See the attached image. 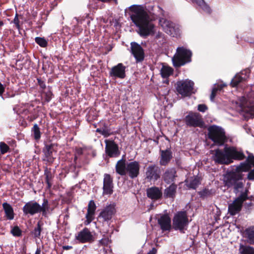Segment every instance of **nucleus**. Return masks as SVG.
I'll use <instances>...</instances> for the list:
<instances>
[{
  "label": "nucleus",
  "instance_id": "nucleus-1",
  "mask_svg": "<svg viewBox=\"0 0 254 254\" xmlns=\"http://www.w3.org/2000/svg\"><path fill=\"white\" fill-rule=\"evenodd\" d=\"M131 13L130 17L132 22L138 28L137 32L142 37H147L154 34V25L148 13L138 6H131L129 7Z\"/></svg>",
  "mask_w": 254,
  "mask_h": 254
},
{
  "label": "nucleus",
  "instance_id": "nucleus-2",
  "mask_svg": "<svg viewBox=\"0 0 254 254\" xmlns=\"http://www.w3.org/2000/svg\"><path fill=\"white\" fill-rule=\"evenodd\" d=\"M252 166L254 167V156L250 154L246 161L241 163L239 165L236 166L233 171L227 174L225 176V185L228 188L232 187L236 194L240 192V189H243L244 186L242 172L249 171Z\"/></svg>",
  "mask_w": 254,
  "mask_h": 254
},
{
  "label": "nucleus",
  "instance_id": "nucleus-3",
  "mask_svg": "<svg viewBox=\"0 0 254 254\" xmlns=\"http://www.w3.org/2000/svg\"><path fill=\"white\" fill-rule=\"evenodd\" d=\"M213 160L220 164H229L233 160H242L246 158L243 152L234 147L225 146L224 151L219 149L215 150Z\"/></svg>",
  "mask_w": 254,
  "mask_h": 254
},
{
  "label": "nucleus",
  "instance_id": "nucleus-4",
  "mask_svg": "<svg viewBox=\"0 0 254 254\" xmlns=\"http://www.w3.org/2000/svg\"><path fill=\"white\" fill-rule=\"evenodd\" d=\"M49 209L48 200L44 198L42 205L36 201H30L26 203L22 208V210L25 215L33 216L36 213L42 212V216L47 217Z\"/></svg>",
  "mask_w": 254,
  "mask_h": 254
},
{
  "label": "nucleus",
  "instance_id": "nucleus-5",
  "mask_svg": "<svg viewBox=\"0 0 254 254\" xmlns=\"http://www.w3.org/2000/svg\"><path fill=\"white\" fill-rule=\"evenodd\" d=\"M208 137L215 144L223 145L227 141L224 129L218 126L212 125L208 128Z\"/></svg>",
  "mask_w": 254,
  "mask_h": 254
},
{
  "label": "nucleus",
  "instance_id": "nucleus-6",
  "mask_svg": "<svg viewBox=\"0 0 254 254\" xmlns=\"http://www.w3.org/2000/svg\"><path fill=\"white\" fill-rule=\"evenodd\" d=\"M191 51L183 47H178L177 53L172 58L173 65L176 67H180L191 61Z\"/></svg>",
  "mask_w": 254,
  "mask_h": 254
},
{
  "label": "nucleus",
  "instance_id": "nucleus-7",
  "mask_svg": "<svg viewBox=\"0 0 254 254\" xmlns=\"http://www.w3.org/2000/svg\"><path fill=\"white\" fill-rule=\"evenodd\" d=\"M172 227L175 230H179L181 233H185L188 229L189 221L186 211L177 212L173 218Z\"/></svg>",
  "mask_w": 254,
  "mask_h": 254
},
{
  "label": "nucleus",
  "instance_id": "nucleus-8",
  "mask_svg": "<svg viewBox=\"0 0 254 254\" xmlns=\"http://www.w3.org/2000/svg\"><path fill=\"white\" fill-rule=\"evenodd\" d=\"M240 106L246 118H254V92L248 96L247 99L243 97Z\"/></svg>",
  "mask_w": 254,
  "mask_h": 254
},
{
  "label": "nucleus",
  "instance_id": "nucleus-9",
  "mask_svg": "<svg viewBox=\"0 0 254 254\" xmlns=\"http://www.w3.org/2000/svg\"><path fill=\"white\" fill-rule=\"evenodd\" d=\"M184 121L186 125L190 127H202L204 125L202 116L198 113L189 112L186 116Z\"/></svg>",
  "mask_w": 254,
  "mask_h": 254
},
{
  "label": "nucleus",
  "instance_id": "nucleus-10",
  "mask_svg": "<svg viewBox=\"0 0 254 254\" xmlns=\"http://www.w3.org/2000/svg\"><path fill=\"white\" fill-rule=\"evenodd\" d=\"M194 83L189 80L178 81L176 90L183 97L190 96L192 93Z\"/></svg>",
  "mask_w": 254,
  "mask_h": 254
},
{
  "label": "nucleus",
  "instance_id": "nucleus-11",
  "mask_svg": "<svg viewBox=\"0 0 254 254\" xmlns=\"http://www.w3.org/2000/svg\"><path fill=\"white\" fill-rule=\"evenodd\" d=\"M160 23L165 32L168 34L174 37L180 35V29L176 27L172 22L162 18L160 20Z\"/></svg>",
  "mask_w": 254,
  "mask_h": 254
},
{
  "label": "nucleus",
  "instance_id": "nucleus-12",
  "mask_svg": "<svg viewBox=\"0 0 254 254\" xmlns=\"http://www.w3.org/2000/svg\"><path fill=\"white\" fill-rule=\"evenodd\" d=\"M57 145L52 143H47L45 144V146L43 148V152L44 154V161L49 163H53L55 157L54 154L57 152Z\"/></svg>",
  "mask_w": 254,
  "mask_h": 254
},
{
  "label": "nucleus",
  "instance_id": "nucleus-13",
  "mask_svg": "<svg viewBox=\"0 0 254 254\" xmlns=\"http://www.w3.org/2000/svg\"><path fill=\"white\" fill-rule=\"evenodd\" d=\"M105 143V153L109 157L116 158L120 155L118 145L114 140L106 139Z\"/></svg>",
  "mask_w": 254,
  "mask_h": 254
},
{
  "label": "nucleus",
  "instance_id": "nucleus-14",
  "mask_svg": "<svg viewBox=\"0 0 254 254\" xmlns=\"http://www.w3.org/2000/svg\"><path fill=\"white\" fill-rule=\"evenodd\" d=\"M130 52L134 57L136 63L141 62L144 60L145 57L144 50L137 43L131 42Z\"/></svg>",
  "mask_w": 254,
  "mask_h": 254
},
{
  "label": "nucleus",
  "instance_id": "nucleus-15",
  "mask_svg": "<svg viewBox=\"0 0 254 254\" xmlns=\"http://www.w3.org/2000/svg\"><path fill=\"white\" fill-rule=\"evenodd\" d=\"M116 212L115 205L110 204L106 206L105 208L100 213L98 218L102 220V222L107 223L112 219L113 216Z\"/></svg>",
  "mask_w": 254,
  "mask_h": 254
},
{
  "label": "nucleus",
  "instance_id": "nucleus-16",
  "mask_svg": "<svg viewBox=\"0 0 254 254\" xmlns=\"http://www.w3.org/2000/svg\"><path fill=\"white\" fill-rule=\"evenodd\" d=\"M145 179L148 181H155L160 178L159 167L155 165H150L146 168Z\"/></svg>",
  "mask_w": 254,
  "mask_h": 254
},
{
  "label": "nucleus",
  "instance_id": "nucleus-17",
  "mask_svg": "<svg viewBox=\"0 0 254 254\" xmlns=\"http://www.w3.org/2000/svg\"><path fill=\"white\" fill-rule=\"evenodd\" d=\"M126 68L122 63H119L111 68L109 75L111 77L123 79L126 77Z\"/></svg>",
  "mask_w": 254,
  "mask_h": 254
},
{
  "label": "nucleus",
  "instance_id": "nucleus-18",
  "mask_svg": "<svg viewBox=\"0 0 254 254\" xmlns=\"http://www.w3.org/2000/svg\"><path fill=\"white\" fill-rule=\"evenodd\" d=\"M157 219L158 224L163 231L171 230L172 228L171 219L168 214H161Z\"/></svg>",
  "mask_w": 254,
  "mask_h": 254
},
{
  "label": "nucleus",
  "instance_id": "nucleus-19",
  "mask_svg": "<svg viewBox=\"0 0 254 254\" xmlns=\"http://www.w3.org/2000/svg\"><path fill=\"white\" fill-rule=\"evenodd\" d=\"M104 177L103 194L111 195L113 192V178L108 174H105Z\"/></svg>",
  "mask_w": 254,
  "mask_h": 254
},
{
  "label": "nucleus",
  "instance_id": "nucleus-20",
  "mask_svg": "<svg viewBox=\"0 0 254 254\" xmlns=\"http://www.w3.org/2000/svg\"><path fill=\"white\" fill-rule=\"evenodd\" d=\"M140 165L138 162L134 161L127 163V174L131 179L136 178L139 174Z\"/></svg>",
  "mask_w": 254,
  "mask_h": 254
},
{
  "label": "nucleus",
  "instance_id": "nucleus-21",
  "mask_svg": "<svg viewBox=\"0 0 254 254\" xmlns=\"http://www.w3.org/2000/svg\"><path fill=\"white\" fill-rule=\"evenodd\" d=\"M76 239L82 243L86 242L92 243L94 241V237L88 229L85 228L81 231L76 237Z\"/></svg>",
  "mask_w": 254,
  "mask_h": 254
},
{
  "label": "nucleus",
  "instance_id": "nucleus-22",
  "mask_svg": "<svg viewBox=\"0 0 254 254\" xmlns=\"http://www.w3.org/2000/svg\"><path fill=\"white\" fill-rule=\"evenodd\" d=\"M244 202L238 198H236L232 203L228 205V212L231 216H234L239 213L242 208Z\"/></svg>",
  "mask_w": 254,
  "mask_h": 254
},
{
  "label": "nucleus",
  "instance_id": "nucleus-23",
  "mask_svg": "<svg viewBox=\"0 0 254 254\" xmlns=\"http://www.w3.org/2000/svg\"><path fill=\"white\" fill-rule=\"evenodd\" d=\"M146 194L148 198L157 200L162 196V192L160 189L156 187H152L146 190Z\"/></svg>",
  "mask_w": 254,
  "mask_h": 254
},
{
  "label": "nucleus",
  "instance_id": "nucleus-24",
  "mask_svg": "<svg viewBox=\"0 0 254 254\" xmlns=\"http://www.w3.org/2000/svg\"><path fill=\"white\" fill-rule=\"evenodd\" d=\"M160 164L162 166H166L172 158V152L170 149L160 150Z\"/></svg>",
  "mask_w": 254,
  "mask_h": 254
},
{
  "label": "nucleus",
  "instance_id": "nucleus-25",
  "mask_svg": "<svg viewBox=\"0 0 254 254\" xmlns=\"http://www.w3.org/2000/svg\"><path fill=\"white\" fill-rule=\"evenodd\" d=\"M96 209V206L94 201L93 200H90L88 205L87 212L85 216L87 224L91 223L94 219Z\"/></svg>",
  "mask_w": 254,
  "mask_h": 254
},
{
  "label": "nucleus",
  "instance_id": "nucleus-26",
  "mask_svg": "<svg viewBox=\"0 0 254 254\" xmlns=\"http://www.w3.org/2000/svg\"><path fill=\"white\" fill-rule=\"evenodd\" d=\"M176 177V171L174 168L167 170L163 175L164 180L168 184L174 183Z\"/></svg>",
  "mask_w": 254,
  "mask_h": 254
},
{
  "label": "nucleus",
  "instance_id": "nucleus-27",
  "mask_svg": "<svg viewBox=\"0 0 254 254\" xmlns=\"http://www.w3.org/2000/svg\"><path fill=\"white\" fill-rule=\"evenodd\" d=\"M244 237L247 243L254 245V226H251L245 229L244 232Z\"/></svg>",
  "mask_w": 254,
  "mask_h": 254
},
{
  "label": "nucleus",
  "instance_id": "nucleus-28",
  "mask_svg": "<svg viewBox=\"0 0 254 254\" xmlns=\"http://www.w3.org/2000/svg\"><path fill=\"white\" fill-rule=\"evenodd\" d=\"M127 163L126 160L122 159L119 160L116 165V171L121 176H125L127 174Z\"/></svg>",
  "mask_w": 254,
  "mask_h": 254
},
{
  "label": "nucleus",
  "instance_id": "nucleus-29",
  "mask_svg": "<svg viewBox=\"0 0 254 254\" xmlns=\"http://www.w3.org/2000/svg\"><path fill=\"white\" fill-rule=\"evenodd\" d=\"M177 185L172 183L169 187L166 188L164 191V196L166 198L174 199L176 195Z\"/></svg>",
  "mask_w": 254,
  "mask_h": 254
},
{
  "label": "nucleus",
  "instance_id": "nucleus-30",
  "mask_svg": "<svg viewBox=\"0 0 254 254\" xmlns=\"http://www.w3.org/2000/svg\"><path fill=\"white\" fill-rule=\"evenodd\" d=\"M185 183L189 189L195 190L200 184V181L198 177H195L187 179L185 181Z\"/></svg>",
  "mask_w": 254,
  "mask_h": 254
},
{
  "label": "nucleus",
  "instance_id": "nucleus-31",
  "mask_svg": "<svg viewBox=\"0 0 254 254\" xmlns=\"http://www.w3.org/2000/svg\"><path fill=\"white\" fill-rule=\"evenodd\" d=\"M2 207L6 218L8 220L13 219L14 213L12 206L9 203L4 202L2 204Z\"/></svg>",
  "mask_w": 254,
  "mask_h": 254
},
{
  "label": "nucleus",
  "instance_id": "nucleus-32",
  "mask_svg": "<svg viewBox=\"0 0 254 254\" xmlns=\"http://www.w3.org/2000/svg\"><path fill=\"white\" fill-rule=\"evenodd\" d=\"M192 2L196 3L204 12L210 14L211 10L209 6L204 1V0H190Z\"/></svg>",
  "mask_w": 254,
  "mask_h": 254
},
{
  "label": "nucleus",
  "instance_id": "nucleus-33",
  "mask_svg": "<svg viewBox=\"0 0 254 254\" xmlns=\"http://www.w3.org/2000/svg\"><path fill=\"white\" fill-rule=\"evenodd\" d=\"M239 252L240 254H254V248L250 246L240 244Z\"/></svg>",
  "mask_w": 254,
  "mask_h": 254
},
{
  "label": "nucleus",
  "instance_id": "nucleus-34",
  "mask_svg": "<svg viewBox=\"0 0 254 254\" xmlns=\"http://www.w3.org/2000/svg\"><path fill=\"white\" fill-rule=\"evenodd\" d=\"M246 78V75L244 77H242L240 74H237L232 79L231 85L233 87H235L237 86L239 83L245 80Z\"/></svg>",
  "mask_w": 254,
  "mask_h": 254
},
{
  "label": "nucleus",
  "instance_id": "nucleus-35",
  "mask_svg": "<svg viewBox=\"0 0 254 254\" xmlns=\"http://www.w3.org/2000/svg\"><path fill=\"white\" fill-rule=\"evenodd\" d=\"M42 231V224L40 222H38L36 226L34 228L32 232L34 237L35 238H40L41 233Z\"/></svg>",
  "mask_w": 254,
  "mask_h": 254
},
{
  "label": "nucleus",
  "instance_id": "nucleus-36",
  "mask_svg": "<svg viewBox=\"0 0 254 254\" xmlns=\"http://www.w3.org/2000/svg\"><path fill=\"white\" fill-rule=\"evenodd\" d=\"M173 71L171 67L163 66L161 69V74L163 78H167L172 74Z\"/></svg>",
  "mask_w": 254,
  "mask_h": 254
},
{
  "label": "nucleus",
  "instance_id": "nucleus-37",
  "mask_svg": "<svg viewBox=\"0 0 254 254\" xmlns=\"http://www.w3.org/2000/svg\"><path fill=\"white\" fill-rule=\"evenodd\" d=\"M198 194L200 197L203 199L211 196L213 194L212 190L208 189H204L201 191H199Z\"/></svg>",
  "mask_w": 254,
  "mask_h": 254
},
{
  "label": "nucleus",
  "instance_id": "nucleus-38",
  "mask_svg": "<svg viewBox=\"0 0 254 254\" xmlns=\"http://www.w3.org/2000/svg\"><path fill=\"white\" fill-rule=\"evenodd\" d=\"M33 132L34 138L35 140H39L41 137V132L40 128L37 124H34L32 129Z\"/></svg>",
  "mask_w": 254,
  "mask_h": 254
},
{
  "label": "nucleus",
  "instance_id": "nucleus-39",
  "mask_svg": "<svg viewBox=\"0 0 254 254\" xmlns=\"http://www.w3.org/2000/svg\"><path fill=\"white\" fill-rule=\"evenodd\" d=\"M45 175L46 176V182L47 184V188L50 189L52 187L51 181L53 178L52 174L51 172L46 170L45 171Z\"/></svg>",
  "mask_w": 254,
  "mask_h": 254
},
{
  "label": "nucleus",
  "instance_id": "nucleus-40",
  "mask_svg": "<svg viewBox=\"0 0 254 254\" xmlns=\"http://www.w3.org/2000/svg\"><path fill=\"white\" fill-rule=\"evenodd\" d=\"M35 41L41 47H46L48 45V42L44 38L37 37L35 38Z\"/></svg>",
  "mask_w": 254,
  "mask_h": 254
},
{
  "label": "nucleus",
  "instance_id": "nucleus-41",
  "mask_svg": "<svg viewBox=\"0 0 254 254\" xmlns=\"http://www.w3.org/2000/svg\"><path fill=\"white\" fill-rule=\"evenodd\" d=\"M9 147L4 142H0V152L1 154H4L9 151Z\"/></svg>",
  "mask_w": 254,
  "mask_h": 254
},
{
  "label": "nucleus",
  "instance_id": "nucleus-42",
  "mask_svg": "<svg viewBox=\"0 0 254 254\" xmlns=\"http://www.w3.org/2000/svg\"><path fill=\"white\" fill-rule=\"evenodd\" d=\"M102 128V135L104 137H107L109 136L111 134V129L109 128L105 124L104 125V127Z\"/></svg>",
  "mask_w": 254,
  "mask_h": 254
},
{
  "label": "nucleus",
  "instance_id": "nucleus-43",
  "mask_svg": "<svg viewBox=\"0 0 254 254\" xmlns=\"http://www.w3.org/2000/svg\"><path fill=\"white\" fill-rule=\"evenodd\" d=\"M11 233L14 236L19 237L22 234L21 230L17 226H14L11 230Z\"/></svg>",
  "mask_w": 254,
  "mask_h": 254
},
{
  "label": "nucleus",
  "instance_id": "nucleus-44",
  "mask_svg": "<svg viewBox=\"0 0 254 254\" xmlns=\"http://www.w3.org/2000/svg\"><path fill=\"white\" fill-rule=\"evenodd\" d=\"M249 190L246 189L244 191L241 192L240 195L237 197L238 199H240L243 202L247 200V196H248Z\"/></svg>",
  "mask_w": 254,
  "mask_h": 254
},
{
  "label": "nucleus",
  "instance_id": "nucleus-45",
  "mask_svg": "<svg viewBox=\"0 0 254 254\" xmlns=\"http://www.w3.org/2000/svg\"><path fill=\"white\" fill-rule=\"evenodd\" d=\"M45 101L47 102L50 101L53 97V93L50 89H49L47 91L45 92Z\"/></svg>",
  "mask_w": 254,
  "mask_h": 254
},
{
  "label": "nucleus",
  "instance_id": "nucleus-46",
  "mask_svg": "<svg viewBox=\"0 0 254 254\" xmlns=\"http://www.w3.org/2000/svg\"><path fill=\"white\" fill-rule=\"evenodd\" d=\"M248 172L249 173L247 175V179L249 180L254 181V169H252L251 168Z\"/></svg>",
  "mask_w": 254,
  "mask_h": 254
},
{
  "label": "nucleus",
  "instance_id": "nucleus-47",
  "mask_svg": "<svg viewBox=\"0 0 254 254\" xmlns=\"http://www.w3.org/2000/svg\"><path fill=\"white\" fill-rule=\"evenodd\" d=\"M207 109L208 107L205 104H199L197 106V110L202 113L205 112Z\"/></svg>",
  "mask_w": 254,
  "mask_h": 254
},
{
  "label": "nucleus",
  "instance_id": "nucleus-48",
  "mask_svg": "<svg viewBox=\"0 0 254 254\" xmlns=\"http://www.w3.org/2000/svg\"><path fill=\"white\" fill-rule=\"evenodd\" d=\"M37 80L38 81V84L40 86V88L42 89V90L45 89L46 88V85L45 81L39 78H38Z\"/></svg>",
  "mask_w": 254,
  "mask_h": 254
},
{
  "label": "nucleus",
  "instance_id": "nucleus-49",
  "mask_svg": "<svg viewBox=\"0 0 254 254\" xmlns=\"http://www.w3.org/2000/svg\"><path fill=\"white\" fill-rule=\"evenodd\" d=\"M109 239L108 238H103L99 241L98 244L103 246H107L108 244Z\"/></svg>",
  "mask_w": 254,
  "mask_h": 254
},
{
  "label": "nucleus",
  "instance_id": "nucleus-50",
  "mask_svg": "<svg viewBox=\"0 0 254 254\" xmlns=\"http://www.w3.org/2000/svg\"><path fill=\"white\" fill-rule=\"evenodd\" d=\"M218 90V89L217 88H213L212 89V92H211V95H210V100L211 101H213L214 98H215V96H216V92Z\"/></svg>",
  "mask_w": 254,
  "mask_h": 254
},
{
  "label": "nucleus",
  "instance_id": "nucleus-51",
  "mask_svg": "<svg viewBox=\"0 0 254 254\" xmlns=\"http://www.w3.org/2000/svg\"><path fill=\"white\" fill-rule=\"evenodd\" d=\"M19 19H18V15L16 14L15 16V17H14V18L13 23L16 25V26L17 27H19Z\"/></svg>",
  "mask_w": 254,
  "mask_h": 254
},
{
  "label": "nucleus",
  "instance_id": "nucleus-52",
  "mask_svg": "<svg viewBox=\"0 0 254 254\" xmlns=\"http://www.w3.org/2000/svg\"><path fill=\"white\" fill-rule=\"evenodd\" d=\"M253 206V203L252 202L246 203L245 204V207L246 209H247L248 210H251Z\"/></svg>",
  "mask_w": 254,
  "mask_h": 254
},
{
  "label": "nucleus",
  "instance_id": "nucleus-53",
  "mask_svg": "<svg viewBox=\"0 0 254 254\" xmlns=\"http://www.w3.org/2000/svg\"><path fill=\"white\" fill-rule=\"evenodd\" d=\"M83 153V150L82 148L79 147L76 149V153L78 155H81Z\"/></svg>",
  "mask_w": 254,
  "mask_h": 254
},
{
  "label": "nucleus",
  "instance_id": "nucleus-54",
  "mask_svg": "<svg viewBox=\"0 0 254 254\" xmlns=\"http://www.w3.org/2000/svg\"><path fill=\"white\" fill-rule=\"evenodd\" d=\"M5 88L4 86L0 82V96H2L4 91Z\"/></svg>",
  "mask_w": 254,
  "mask_h": 254
},
{
  "label": "nucleus",
  "instance_id": "nucleus-55",
  "mask_svg": "<svg viewBox=\"0 0 254 254\" xmlns=\"http://www.w3.org/2000/svg\"><path fill=\"white\" fill-rule=\"evenodd\" d=\"M156 253L157 250L153 248L147 253V254H156Z\"/></svg>",
  "mask_w": 254,
  "mask_h": 254
},
{
  "label": "nucleus",
  "instance_id": "nucleus-56",
  "mask_svg": "<svg viewBox=\"0 0 254 254\" xmlns=\"http://www.w3.org/2000/svg\"><path fill=\"white\" fill-rule=\"evenodd\" d=\"M72 248V246H64L63 247V249L65 250H70Z\"/></svg>",
  "mask_w": 254,
  "mask_h": 254
},
{
  "label": "nucleus",
  "instance_id": "nucleus-57",
  "mask_svg": "<svg viewBox=\"0 0 254 254\" xmlns=\"http://www.w3.org/2000/svg\"><path fill=\"white\" fill-rule=\"evenodd\" d=\"M96 131L102 135V128H98L96 129Z\"/></svg>",
  "mask_w": 254,
  "mask_h": 254
},
{
  "label": "nucleus",
  "instance_id": "nucleus-58",
  "mask_svg": "<svg viewBox=\"0 0 254 254\" xmlns=\"http://www.w3.org/2000/svg\"><path fill=\"white\" fill-rule=\"evenodd\" d=\"M254 197L253 195L247 196V200L249 199V200H252L254 199Z\"/></svg>",
  "mask_w": 254,
  "mask_h": 254
},
{
  "label": "nucleus",
  "instance_id": "nucleus-59",
  "mask_svg": "<svg viewBox=\"0 0 254 254\" xmlns=\"http://www.w3.org/2000/svg\"><path fill=\"white\" fill-rule=\"evenodd\" d=\"M41 250L40 249H37L35 254H40Z\"/></svg>",
  "mask_w": 254,
  "mask_h": 254
},
{
  "label": "nucleus",
  "instance_id": "nucleus-60",
  "mask_svg": "<svg viewBox=\"0 0 254 254\" xmlns=\"http://www.w3.org/2000/svg\"><path fill=\"white\" fill-rule=\"evenodd\" d=\"M3 25V22L2 21H0V27Z\"/></svg>",
  "mask_w": 254,
  "mask_h": 254
},
{
  "label": "nucleus",
  "instance_id": "nucleus-61",
  "mask_svg": "<svg viewBox=\"0 0 254 254\" xmlns=\"http://www.w3.org/2000/svg\"><path fill=\"white\" fill-rule=\"evenodd\" d=\"M77 156H75L74 158V161H75L77 160Z\"/></svg>",
  "mask_w": 254,
  "mask_h": 254
},
{
  "label": "nucleus",
  "instance_id": "nucleus-62",
  "mask_svg": "<svg viewBox=\"0 0 254 254\" xmlns=\"http://www.w3.org/2000/svg\"><path fill=\"white\" fill-rule=\"evenodd\" d=\"M246 73H244V74H246ZM240 74H244V72L243 71H242Z\"/></svg>",
  "mask_w": 254,
  "mask_h": 254
}]
</instances>
